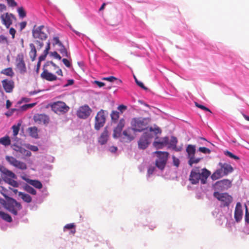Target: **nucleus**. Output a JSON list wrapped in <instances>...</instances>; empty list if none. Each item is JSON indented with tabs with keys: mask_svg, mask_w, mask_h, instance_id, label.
<instances>
[{
	"mask_svg": "<svg viewBox=\"0 0 249 249\" xmlns=\"http://www.w3.org/2000/svg\"><path fill=\"white\" fill-rule=\"evenodd\" d=\"M108 131L107 130V127H106L98 139V142L101 145H103L107 143L108 140Z\"/></svg>",
	"mask_w": 249,
	"mask_h": 249,
	"instance_id": "obj_24",
	"label": "nucleus"
},
{
	"mask_svg": "<svg viewBox=\"0 0 249 249\" xmlns=\"http://www.w3.org/2000/svg\"><path fill=\"white\" fill-rule=\"evenodd\" d=\"M0 18L2 24H3L6 28H9L13 23L12 19H16L15 16L12 14L8 13H4L1 15Z\"/></svg>",
	"mask_w": 249,
	"mask_h": 249,
	"instance_id": "obj_14",
	"label": "nucleus"
},
{
	"mask_svg": "<svg viewBox=\"0 0 249 249\" xmlns=\"http://www.w3.org/2000/svg\"><path fill=\"white\" fill-rule=\"evenodd\" d=\"M27 25V22L26 21H23L20 23V30H22L24 29Z\"/></svg>",
	"mask_w": 249,
	"mask_h": 249,
	"instance_id": "obj_63",
	"label": "nucleus"
},
{
	"mask_svg": "<svg viewBox=\"0 0 249 249\" xmlns=\"http://www.w3.org/2000/svg\"><path fill=\"white\" fill-rule=\"evenodd\" d=\"M125 125V120L124 119L120 120L117 126L114 128L113 131V137L114 138H117L121 136V133L123 128Z\"/></svg>",
	"mask_w": 249,
	"mask_h": 249,
	"instance_id": "obj_20",
	"label": "nucleus"
},
{
	"mask_svg": "<svg viewBox=\"0 0 249 249\" xmlns=\"http://www.w3.org/2000/svg\"><path fill=\"white\" fill-rule=\"evenodd\" d=\"M29 131L30 135L35 138H38V133H37V127L34 126V127H31L29 128Z\"/></svg>",
	"mask_w": 249,
	"mask_h": 249,
	"instance_id": "obj_31",
	"label": "nucleus"
},
{
	"mask_svg": "<svg viewBox=\"0 0 249 249\" xmlns=\"http://www.w3.org/2000/svg\"><path fill=\"white\" fill-rule=\"evenodd\" d=\"M152 132H154L156 134L160 133L161 131L159 128H149V132H145L140 137L138 142V147L140 149L144 150L146 149L150 143V141L153 136L151 134Z\"/></svg>",
	"mask_w": 249,
	"mask_h": 249,
	"instance_id": "obj_4",
	"label": "nucleus"
},
{
	"mask_svg": "<svg viewBox=\"0 0 249 249\" xmlns=\"http://www.w3.org/2000/svg\"><path fill=\"white\" fill-rule=\"evenodd\" d=\"M52 66L53 68V69L55 68H58V66H57L52 61H48L44 65L43 68H48V67H50L49 69H51L50 66Z\"/></svg>",
	"mask_w": 249,
	"mask_h": 249,
	"instance_id": "obj_43",
	"label": "nucleus"
},
{
	"mask_svg": "<svg viewBox=\"0 0 249 249\" xmlns=\"http://www.w3.org/2000/svg\"><path fill=\"white\" fill-rule=\"evenodd\" d=\"M150 120L148 118L142 117H134L131 121V127L135 132H141L144 130L149 132V123Z\"/></svg>",
	"mask_w": 249,
	"mask_h": 249,
	"instance_id": "obj_3",
	"label": "nucleus"
},
{
	"mask_svg": "<svg viewBox=\"0 0 249 249\" xmlns=\"http://www.w3.org/2000/svg\"><path fill=\"white\" fill-rule=\"evenodd\" d=\"M59 47L60 49H59V51L62 54V55L63 56L69 57L70 56V54L68 52L67 49L63 45V44H62V45H60Z\"/></svg>",
	"mask_w": 249,
	"mask_h": 249,
	"instance_id": "obj_34",
	"label": "nucleus"
},
{
	"mask_svg": "<svg viewBox=\"0 0 249 249\" xmlns=\"http://www.w3.org/2000/svg\"><path fill=\"white\" fill-rule=\"evenodd\" d=\"M25 189L27 192H28L29 193L32 194V195H35L36 194V190L34 188H33L32 187H31L28 185H26L25 186Z\"/></svg>",
	"mask_w": 249,
	"mask_h": 249,
	"instance_id": "obj_38",
	"label": "nucleus"
},
{
	"mask_svg": "<svg viewBox=\"0 0 249 249\" xmlns=\"http://www.w3.org/2000/svg\"><path fill=\"white\" fill-rule=\"evenodd\" d=\"M155 170V168L153 166H150L149 167L148 169V171H147V173L149 175H152L153 174V173L154 172Z\"/></svg>",
	"mask_w": 249,
	"mask_h": 249,
	"instance_id": "obj_58",
	"label": "nucleus"
},
{
	"mask_svg": "<svg viewBox=\"0 0 249 249\" xmlns=\"http://www.w3.org/2000/svg\"><path fill=\"white\" fill-rule=\"evenodd\" d=\"M232 181L228 179H224L216 181L212 185V188L215 191H223L228 190L231 186Z\"/></svg>",
	"mask_w": 249,
	"mask_h": 249,
	"instance_id": "obj_9",
	"label": "nucleus"
},
{
	"mask_svg": "<svg viewBox=\"0 0 249 249\" xmlns=\"http://www.w3.org/2000/svg\"><path fill=\"white\" fill-rule=\"evenodd\" d=\"M92 110L88 105L80 107L78 109L76 115L80 119H85L90 114Z\"/></svg>",
	"mask_w": 249,
	"mask_h": 249,
	"instance_id": "obj_13",
	"label": "nucleus"
},
{
	"mask_svg": "<svg viewBox=\"0 0 249 249\" xmlns=\"http://www.w3.org/2000/svg\"><path fill=\"white\" fill-rule=\"evenodd\" d=\"M157 155V159L155 161V165L157 168L163 170L167 163L169 157V153L165 151H156L154 152Z\"/></svg>",
	"mask_w": 249,
	"mask_h": 249,
	"instance_id": "obj_8",
	"label": "nucleus"
},
{
	"mask_svg": "<svg viewBox=\"0 0 249 249\" xmlns=\"http://www.w3.org/2000/svg\"><path fill=\"white\" fill-rule=\"evenodd\" d=\"M62 61L67 67L70 68L71 66L70 62L67 59L63 58Z\"/></svg>",
	"mask_w": 249,
	"mask_h": 249,
	"instance_id": "obj_53",
	"label": "nucleus"
},
{
	"mask_svg": "<svg viewBox=\"0 0 249 249\" xmlns=\"http://www.w3.org/2000/svg\"><path fill=\"white\" fill-rule=\"evenodd\" d=\"M1 177L5 182L9 178H17L16 175L7 168L1 173Z\"/></svg>",
	"mask_w": 249,
	"mask_h": 249,
	"instance_id": "obj_23",
	"label": "nucleus"
},
{
	"mask_svg": "<svg viewBox=\"0 0 249 249\" xmlns=\"http://www.w3.org/2000/svg\"><path fill=\"white\" fill-rule=\"evenodd\" d=\"M6 1L9 6L15 7L17 5V3L15 0H6Z\"/></svg>",
	"mask_w": 249,
	"mask_h": 249,
	"instance_id": "obj_50",
	"label": "nucleus"
},
{
	"mask_svg": "<svg viewBox=\"0 0 249 249\" xmlns=\"http://www.w3.org/2000/svg\"><path fill=\"white\" fill-rule=\"evenodd\" d=\"M219 165L220 168L217 169L211 176L213 180H216L224 176H227L233 171L232 167L230 164L219 163Z\"/></svg>",
	"mask_w": 249,
	"mask_h": 249,
	"instance_id": "obj_5",
	"label": "nucleus"
},
{
	"mask_svg": "<svg viewBox=\"0 0 249 249\" xmlns=\"http://www.w3.org/2000/svg\"><path fill=\"white\" fill-rule=\"evenodd\" d=\"M1 73L11 77L14 75V72L11 68H8L2 70Z\"/></svg>",
	"mask_w": 249,
	"mask_h": 249,
	"instance_id": "obj_30",
	"label": "nucleus"
},
{
	"mask_svg": "<svg viewBox=\"0 0 249 249\" xmlns=\"http://www.w3.org/2000/svg\"><path fill=\"white\" fill-rule=\"evenodd\" d=\"M169 143V138L168 137H164L160 139L156 137V140L153 143V145L156 149H162L166 146Z\"/></svg>",
	"mask_w": 249,
	"mask_h": 249,
	"instance_id": "obj_15",
	"label": "nucleus"
},
{
	"mask_svg": "<svg viewBox=\"0 0 249 249\" xmlns=\"http://www.w3.org/2000/svg\"><path fill=\"white\" fill-rule=\"evenodd\" d=\"M172 158L174 165L176 167H178L180 163L179 159L177 158L175 156H173Z\"/></svg>",
	"mask_w": 249,
	"mask_h": 249,
	"instance_id": "obj_49",
	"label": "nucleus"
},
{
	"mask_svg": "<svg viewBox=\"0 0 249 249\" xmlns=\"http://www.w3.org/2000/svg\"><path fill=\"white\" fill-rule=\"evenodd\" d=\"M27 182L31 185L34 186L37 189H41L42 187V184L40 181L37 180H32L28 179Z\"/></svg>",
	"mask_w": 249,
	"mask_h": 249,
	"instance_id": "obj_28",
	"label": "nucleus"
},
{
	"mask_svg": "<svg viewBox=\"0 0 249 249\" xmlns=\"http://www.w3.org/2000/svg\"><path fill=\"white\" fill-rule=\"evenodd\" d=\"M178 142V140L176 137H172L170 142L168 143V148H172L173 150L176 151H180V149L177 147V144Z\"/></svg>",
	"mask_w": 249,
	"mask_h": 249,
	"instance_id": "obj_25",
	"label": "nucleus"
},
{
	"mask_svg": "<svg viewBox=\"0 0 249 249\" xmlns=\"http://www.w3.org/2000/svg\"><path fill=\"white\" fill-rule=\"evenodd\" d=\"M50 53L52 56L54 57L56 59H58L59 60L61 59V56L56 51L51 52Z\"/></svg>",
	"mask_w": 249,
	"mask_h": 249,
	"instance_id": "obj_51",
	"label": "nucleus"
},
{
	"mask_svg": "<svg viewBox=\"0 0 249 249\" xmlns=\"http://www.w3.org/2000/svg\"><path fill=\"white\" fill-rule=\"evenodd\" d=\"M53 46L58 45L59 46L61 45L62 43L60 41L58 36H54L53 38Z\"/></svg>",
	"mask_w": 249,
	"mask_h": 249,
	"instance_id": "obj_40",
	"label": "nucleus"
},
{
	"mask_svg": "<svg viewBox=\"0 0 249 249\" xmlns=\"http://www.w3.org/2000/svg\"><path fill=\"white\" fill-rule=\"evenodd\" d=\"M50 45H51V43H50V41H48L47 42L46 48H45V49L44 51V52H45V53L46 54H48L49 53V51L50 50Z\"/></svg>",
	"mask_w": 249,
	"mask_h": 249,
	"instance_id": "obj_54",
	"label": "nucleus"
},
{
	"mask_svg": "<svg viewBox=\"0 0 249 249\" xmlns=\"http://www.w3.org/2000/svg\"><path fill=\"white\" fill-rule=\"evenodd\" d=\"M94 83H95L100 88H101L105 86L104 83L98 81H95Z\"/></svg>",
	"mask_w": 249,
	"mask_h": 249,
	"instance_id": "obj_64",
	"label": "nucleus"
},
{
	"mask_svg": "<svg viewBox=\"0 0 249 249\" xmlns=\"http://www.w3.org/2000/svg\"><path fill=\"white\" fill-rule=\"evenodd\" d=\"M51 107L53 111L57 114H63L67 112L70 107L65 103L62 101H57L52 103Z\"/></svg>",
	"mask_w": 249,
	"mask_h": 249,
	"instance_id": "obj_10",
	"label": "nucleus"
},
{
	"mask_svg": "<svg viewBox=\"0 0 249 249\" xmlns=\"http://www.w3.org/2000/svg\"><path fill=\"white\" fill-rule=\"evenodd\" d=\"M111 120L114 123H116L119 118V113L117 111H112L111 114Z\"/></svg>",
	"mask_w": 249,
	"mask_h": 249,
	"instance_id": "obj_35",
	"label": "nucleus"
},
{
	"mask_svg": "<svg viewBox=\"0 0 249 249\" xmlns=\"http://www.w3.org/2000/svg\"><path fill=\"white\" fill-rule=\"evenodd\" d=\"M195 105H196V107H198V108H201L202 110H205V111H209L210 113H212L211 110L208 108H207V107H205L204 106L198 104L196 102L195 103Z\"/></svg>",
	"mask_w": 249,
	"mask_h": 249,
	"instance_id": "obj_48",
	"label": "nucleus"
},
{
	"mask_svg": "<svg viewBox=\"0 0 249 249\" xmlns=\"http://www.w3.org/2000/svg\"><path fill=\"white\" fill-rule=\"evenodd\" d=\"M2 87L6 93H11L15 87V83L12 80L5 79L1 81Z\"/></svg>",
	"mask_w": 249,
	"mask_h": 249,
	"instance_id": "obj_19",
	"label": "nucleus"
},
{
	"mask_svg": "<svg viewBox=\"0 0 249 249\" xmlns=\"http://www.w3.org/2000/svg\"><path fill=\"white\" fill-rule=\"evenodd\" d=\"M16 67L20 73L23 74L26 72V68L23 54L18 55L16 59Z\"/></svg>",
	"mask_w": 249,
	"mask_h": 249,
	"instance_id": "obj_16",
	"label": "nucleus"
},
{
	"mask_svg": "<svg viewBox=\"0 0 249 249\" xmlns=\"http://www.w3.org/2000/svg\"><path fill=\"white\" fill-rule=\"evenodd\" d=\"M132 129L128 128L124 130L120 137L122 142H129L134 139V136L132 133Z\"/></svg>",
	"mask_w": 249,
	"mask_h": 249,
	"instance_id": "obj_18",
	"label": "nucleus"
},
{
	"mask_svg": "<svg viewBox=\"0 0 249 249\" xmlns=\"http://www.w3.org/2000/svg\"><path fill=\"white\" fill-rule=\"evenodd\" d=\"M17 110H18V109L16 108H13L10 111L5 113V114L7 117H9V116H11L15 111H17Z\"/></svg>",
	"mask_w": 249,
	"mask_h": 249,
	"instance_id": "obj_57",
	"label": "nucleus"
},
{
	"mask_svg": "<svg viewBox=\"0 0 249 249\" xmlns=\"http://www.w3.org/2000/svg\"><path fill=\"white\" fill-rule=\"evenodd\" d=\"M18 196L25 202L30 203L32 201V197L28 194L19 192H18Z\"/></svg>",
	"mask_w": 249,
	"mask_h": 249,
	"instance_id": "obj_29",
	"label": "nucleus"
},
{
	"mask_svg": "<svg viewBox=\"0 0 249 249\" xmlns=\"http://www.w3.org/2000/svg\"><path fill=\"white\" fill-rule=\"evenodd\" d=\"M198 150L204 154H210L211 152V150L205 147H200L199 148Z\"/></svg>",
	"mask_w": 249,
	"mask_h": 249,
	"instance_id": "obj_47",
	"label": "nucleus"
},
{
	"mask_svg": "<svg viewBox=\"0 0 249 249\" xmlns=\"http://www.w3.org/2000/svg\"><path fill=\"white\" fill-rule=\"evenodd\" d=\"M6 160L12 166L21 170H25L27 168L25 163L17 160L15 158L10 156H5Z\"/></svg>",
	"mask_w": 249,
	"mask_h": 249,
	"instance_id": "obj_11",
	"label": "nucleus"
},
{
	"mask_svg": "<svg viewBox=\"0 0 249 249\" xmlns=\"http://www.w3.org/2000/svg\"><path fill=\"white\" fill-rule=\"evenodd\" d=\"M74 227H75V225L74 224V223H70V224H67L65 226L64 230L65 229H68V230L72 229V230L71 231V233L73 235L76 231L74 229Z\"/></svg>",
	"mask_w": 249,
	"mask_h": 249,
	"instance_id": "obj_39",
	"label": "nucleus"
},
{
	"mask_svg": "<svg viewBox=\"0 0 249 249\" xmlns=\"http://www.w3.org/2000/svg\"><path fill=\"white\" fill-rule=\"evenodd\" d=\"M186 152L188 154V158L195 156L196 153V147L195 145L189 144L186 148Z\"/></svg>",
	"mask_w": 249,
	"mask_h": 249,
	"instance_id": "obj_27",
	"label": "nucleus"
},
{
	"mask_svg": "<svg viewBox=\"0 0 249 249\" xmlns=\"http://www.w3.org/2000/svg\"><path fill=\"white\" fill-rule=\"evenodd\" d=\"M54 70H56V73L60 76H63V72L61 69H60L58 67V68H55Z\"/></svg>",
	"mask_w": 249,
	"mask_h": 249,
	"instance_id": "obj_62",
	"label": "nucleus"
},
{
	"mask_svg": "<svg viewBox=\"0 0 249 249\" xmlns=\"http://www.w3.org/2000/svg\"><path fill=\"white\" fill-rule=\"evenodd\" d=\"M234 218L237 222H240L243 217V210L242 209V205L240 202H237L234 211Z\"/></svg>",
	"mask_w": 249,
	"mask_h": 249,
	"instance_id": "obj_22",
	"label": "nucleus"
},
{
	"mask_svg": "<svg viewBox=\"0 0 249 249\" xmlns=\"http://www.w3.org/2000/svg\"><path fill=\"white\" fill-rule=\"evenodd\" d=\"M14 179L15 178H9V179H8L5 182L14 187H18L19 186V183L17 181L15 180Z\"/></svg>",
	"mask_w": 249,
	"mask_h": 249,
	"instance_id": "obj_37",
	"label": "nucleus"
},
{
	"mask_svg": "<svg viewBox=\"0 0 249 249\" xmlns=\"http://www.w3.org/2000/svg\"><path fill=\"white\" fill-rule=\"evenodd\" d=\"M18 12L19 16L21 18H23L26 16V12L22 7H20L18 8Z\"/></svg>",
	"mask_w": 249,
	"mask_h": 249,
	"instance_id": "obj_41",
	"label": "nucleus"
},
{
	"mask_svg": "<svg viewBox=\"0 0 249 249\" xmlns=\"http://www.w3.org/2000/svg\"><path fill=\"white\" fill-rule=\"evenodd\" d=\"M189 159L188 163L191 166H192V165L194 163H198L201 160V158H196L195 156L191 157Z\"/></svg>",
	"mask_w": 249,
	"mask_h": 249,
	"instance_id": "obj_36",
	"label": "nucleus"
},
{
	"mask_svg": "<svg viewBox=\"0 0 249 249\" xmlns=\"http://www.w3.org/2000/svg\"><path fill=\"white\" fill-rule=\"evenodd\" d=\"M51 71V69L43 68V71L40 75L41 77L48 81H53L56 80L57 79L56 76L52 73L50 71Z\"/></svg>",
	"mask_w": 249,
	"mask_h": 249,
	"instance_id": "obj_17",
	"label": "nucleus"
},
{
	"mask_svg": "<svg viewBox=\"0 0 249 249\" xmlns=\"http://www.w3.org/2000/svg\"><path fill=\"white\" fill-rule=\"evenodd\" d=\"M210 174V172L206 168L202 169L200 172L199 167H195L190 173L189 180L192 184H196L199 180L202 184H204Z\"/></svg>",
	"mask_w": 249,
	"mask_h": 249,
	"instance_id": "obj_2",
	"label": "nucleus"
},
{
	"mask_svg": "<svg viewBox=\"0 0 249 249\" xmlns=\"http://www.w3.org/2000/svg\"><path fill=\"white\" fill-rule=\"evenodd\" d=\"M16 33V31L13 28H11L9 30V33L12 35V38H15V34Z\"/></svg>",
	"mask_w": 249,
	"mask_h": 249,
	"instance_id": "obj_59",
	"label": "nucleus"
},
{
	"mask_svg": "<svg viewBox=\"0 0 249 249\" xmlns=\"http://www.w3.org/2000/svg\"><path fill=\"white\" fill-rule=\"evenodd\" d=\"M137 84L142 89H144V90H147V88L144 85V84H143L142 82H141V81H139L138 82H137Z\"/></svg>",
	"mask_w": 249,
	"mask_h": 249,
	"instance_id": "obj_60",
	"label": "nucleus"
},
{
	"mask_svg": "<svg viewBox=\"0 0 249 249\" xmlns=\"http://www.w3.org/2000/svg\"><path fill=\"white\" fill-rule=\"evenodd\" d=\"M94 128L96 130H99L102 127L106 122V117L105 111L103 109L100 110L97 114L95 118Z\"/></svg>",
	"mask_w": 249,
	"mask_h": 249,
	"instance_id": "obj_12",
	"label": "nucleus"
},
{
	"mask_svg": "<svg viewBox=\"0 0 249 249\" xmlns=\"http://www.w3.org/2000/svg\"><path fill=\"white\" fill-rule=\"evenodd\" d=\"M19 126H20V124H18V125H14L12 126V128L13 129V135L14 136H16L18 134L19 130Z\"/></svg>",
	"mask_w": 249,
	"mask_h": 249,
	"instance_id": "obj_42",
	"label": "nucleus"
},
{
	"mask_svg": "<svg viewBox=\"0 0 249 249\" xmlns=\"http://www.w3.org/2000/svg\"><path fill=\"white\" fill-rule=\"evenodd\" d=\"M7 42H8V41H7V39L6 37H5L3 35L0 36V43H7Z\"/></svg>",
	"mask_w": 249,
	"mask_h": 249,
	"instance_id": "obj_55",
	"label": "nucleus"
},
{
	"mask_svg": "<svg viewBox=\"0 0 249 249\" xmlns=\"http://www.w3.org/2000/svg\"><path fill=\"white\" fill-rule=\"evenodd\" d=\"M49 34L48 28L44 25H41L36 27L34 26L32 30V36L34 39V43H30L29 45L30 51L29 55L32 61H34L36 56V49L35 45L38 50L41 49L44 45L43 41L48 37Z\"/></svg>",
	"mask_w": 249,
	"mask_h": 249,
	"instance_id": "obj_1",
	"label": "nucleus"
},
{
	"mask_svg": "<svg viewBox=\"0 0 249 249\" xmlns=\"http://www.w3.org/2000/svg\"><path fill=\"white\" fill-rule=\"evenodd\" d=\"M0 143L4 145L8 146L11 144V140L8 136H5L0 138Z\"/></svg>",
	"mask_w": 249,
	"mask_h": 249,
	"instance_id": "obj_33",
	"label": "nucleus"
},
{
	"mask_svg": "<svg viewBox=\"0 0 249 249\" xmlns=\"http://www.w3.org/2000/svg\"><path fill=\"white\" fill-rule=\"evenodd\" d=\"M48 54H46L44 52H43V53L41 54L38 58V61L41 63L42 61H43L45 59L46 56Z\"/></svg>",
	"mask_w": 249,
	"mask_h": 249,
	"instance_id": "obj_52",
	"label": "nucleus"
},
{
	"mask_svg": "<svg viewBox=\"0 0 249 249\" xmlns=\"http://www.w3.org/2000/svg\"><path fill=\"white\" fill-rule=\"evenodd\" d=\"M0 193L5 197L7 198L6 196V189L4 188L3 187L0 186Z\"/></svg>",
	"mask_w": 249,
	"mask_h": 249,
	"instance_id": "obj_56",
	"label": "nucleus"
},
{
	"mask_svg": "<svg viewBox=\"0 0 249 249\" xmlns=\"http://www.w3.org/2000/svg\"><path fill=\"white\" fill-rule=\"evenodd\" d=\"M35 122L38 124H47L49 123V117L44 114H37L34 116Z\"/></svg>",
	"mask_w": 249,
	"mask_h": 249,
	"instance_id": "obj_21",
	"label": "nucleus"
},
{
	"mask_svg": "<svg viewBox=\"0 0 249 249\" xmlns=\"http://www.w3.org/2000/svg\"><path fill=\"white\" fill-rule=\"evenodd\" d=\"M225 154L226 156H229L231 158L233 159L236 160H239V158L238 156L233 154L230 151H227L225 152Z\"/></svg>",
	"mask_w": 249,
	"mask_h": 249,
	"instance_id": "obj_44",
	"label": "nucleus"
},
{
	"mask_svg": "<svg viewBox=\"0 0 249 249\" xmlns=\"http://www.w3.org/2000/svg\"><path fill=\"white\" fill-rule=\"evenodd\" d=\"M0 217L8 222H11L12 221V217L9 214L1 211H0Z\"/></svg>",
	"mask_w": 249,
	"mask_h": 249,
	"instance_id": "obj_32",
	"label": "nucleus"
},
{
	"mask_svg": "<svg viewBox=\"0 0 249 249\" xmlns=\"http://www.w3.org/2000/svg\"><path fill=\"white\" fill-rule=\"evenodd\" d=\"M14 149L24 156L30 157L31 155V152L30 151L22 147L16 146Z\"/></svg>",
	"mask_w": 249,
	"mask_h": 249,
	"instance_id": "obj_26",
	"label": "nucleus"
},
{
	"mask_svg": "<svg viewBox=\"0 0 249 249\" xmlns=\"http://www.w3.org/2000/svg\"><path fill=\"white\" fill-rule=\"evenodd\" d=\"M4 208L13 215H17L18 211L21 210L22 206L15 199L7 197L4 204Z\"/></svg>",
	"mask_w": 249,
	"mask_h": 249,
	"instance_id": "obj_6",
	"label": "nucleus"
},
{
	"mask_svg": "<svg viewBox=\"0 0 249 249\" xmlns=\"http://www.w3.org/2000/svg\"><path fill=\"white\" fill-rule=\"evenodd\" d=\"M126 106L123 105H120L118 107V109L122 112H123V110L126 109Z\"/></svg>",
	"mask_w": 249,
	"mask_h": 249,
	"instance_id": "obj_61",
	"label": "nucleus"
},
{
	"mask_svg": "<svg viewBox=\"0 0 249 249\" xmlns=\"http://www.w3.org/2000/svg\"><path fill=\"white\" fill-rule=\"evenodd\" d=\"M213 196L220 202L221 206L223 207H229L233 201L232 196L226 192L220 193L214 191Z\"/></svg>",
	"mask_w": 249,
	"mask_h": 249,
	"instance_id": "obj_7",
	"label": "nucleus"
},
{
	"mask_svg": "<svg viewBox=\"0 0 249 249\" xmlns=\"http://www.w3.org/2000/svg\"><path fill=\"white\" fill-rule=\"evenodd\" d=\"M103 80L108 81L109 82H113L114 80H117L118 82L121 83L122 81L120 80H118L117 78L114 76H110L108 77H104L103 78Z\"/></svg>",
	"mask_w": 249,
	"mask_h": 249,
	"instance_id": "obj_45",
	"label": "nucleus"
},
{
	"mask_svg": "<svg viewBox=\"0 0 249 249\" xmlns=\"http://www.w3.org/2000/svg\"><path fill=\"white\" fill-rule=\"evenodd\" d=\"M245 208H246V211H245V220L246 223L247 224L249 223V212L248 211V207L245 204Z\"/></svg>",
	"mask_w": 249,
	"mask_h": 249,
	"instance_id": "obj_46",
	"label": "nucleus"
}]
</instances>
